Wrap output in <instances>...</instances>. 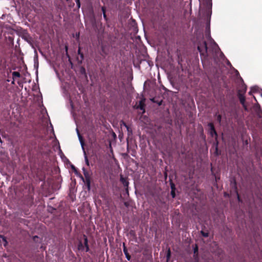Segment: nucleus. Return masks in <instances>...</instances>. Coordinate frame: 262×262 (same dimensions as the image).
Masks as SVG:
<instances>
[{"label":"nucleus","instance_id":"obj_24","mask_svg":"<svg viewBox=\"0 0 262 262\" xmlns=\"http://www.w3.org/2000/svg\"><path fill=\"white\" fill-rule=\"evenodd\" d=\"M75 1L76 3V6H77L78 9L80 8V6H81L80 0H75Z\"/></svg>","mask_w":262,"mask_h":262},{"label":"nucleus","instance_id":"obj_36","mask_svg":"<svg viewBox=\"0 0 262 262\" xmlns=\"http://www.w3.org/2000/svg\"><path fill=\"white\" fill-rule=\"evenodd\" d=\"M66 50L67 51V50H68V47H66Z\"/></svg>","mask_w":262,"mask_h":262},{"label":"nucleus","instance_id":"obj_20","mask_svg":"<svg viewBox=\"0 0 262 262\" xmlns=\"http://www.w3.org/2000/svg\"><path fill=\"white\" fill-rule=\"evenodd\" d=\"M215 116H216V120L219 123H221L222 120V115L220 114H217L216 113L215 114Z\"/></svg>","mask_w":262,"mask_h":262},{"label":"nucleus","instance_id":"obj_1","mask_svg":"<svg viewBox=\"0 0 262 262\" xmlns=\"http://www.w3.org/2000/svg\"><path fill=\"white\" fill-rule=\"evenodd\" d=\"M197 48L200 53L201 60L203 62L208 57V47L206 41L204 40L202 42H200Z\"/></svg>","mask_w":262,"mask_h":262},{"label":"nucleus","instance_id":"obj_6","mask_svg":"<svg viewBox=\"0 0 262 262\" xmlns=\"http://www.w3.org/2000/svg\"><path fill=\"white\" fill-rule=\"evenodd\" d=\"M123 252L125 255V257L126 258V259L128 260H130V259H131V256L130 255H129V253L128 252V250H127V249L125 246V244L124 243H123Z\"/></svg>","mask_w":262,"mask_h":262},{"label":"nucleus","instance_id":"obj_21","mask_svg":"<svg viewBox=\"0 0 262 262\" xmlns=\"http://www.w3.org/2000/svg\"><path fill=\"white\" fill-rule=\"evenodd\" d=\"M123 124L124 126L126 128L128 133L132 134V129L129 128V127L125 122H123Z\"/></svg>","mask_w":262,"mask_h":262},{"label":"nucleus","instance_id":"obj_26","mask_svg":"<svg viewBox=\"0 0 262 262\" xmlns=\"http://www.w3.org/2000/svg\"><path fill=\"white\" fill-rule=\"evenodd\" d=\"M171 195L172 198H175V196H176L175 190H171Z\"/></svg>","mask_w":262,"mask_h":262},{"label":"nucleus","instance_id":"obj_16","mask_svg":"<svg viewBox=\"0 0 262 262\" xmlns=\"http://www.w3.org/2000/svg\"><path fill=\"white\" fill-rule=\"evenodd\" d=\"M78 54L80 55V58H81V62L84 59V55L81 52V48L79 47L78 50Z\"/></svg>","mask_w":262,"mask_h":262},{"label":"nucleus","instance_id":"obj_27","mask_svg":"<svg viewBox=\"0 0 262 262\" xmlns=\"http://www.w3.org/2000/svg\"><path fill=\"white\" fill-rule=\"evenodd\" d=\"M103 18L105 19V20L107 22L108 21V18L107 17V15H106V13H104V14H103Z\"/></svg>","mask_w":262,"mask_h":262},{"label":"nucleus","instance_id":"obj_19","mask_svg":"<svg viewBox=\"0 0 262 262\" xmlns=\"http://www.w3.org/2000/svg\"><path fill=\"white\" fill-rule=\"evenodd\" d=\"M194 256H198V247L197 245H195V247L193 249Z\"/></svg>","mask_w":262,"mask_h":262},{"label":"nucleus","instance_id":"obj_13","mask_svg":"<svg viewBox=\"0 0 262 262\" xmlns=\"http://www.w3.org/2000/svg\"><path fill=\"white\" fill-rule=\"evenodd\" d=\"M259 88L257 86H254L251 88V91L249 92V94L251 95L253 93L257 92Z\"/></svg>","mask_w":262,"mask_h":262},{"label":"nucleus","instance_id":"obj_8","mask_svg":"<svg viewBox=\"0 0 262 262\" xmlns=\"http://www.w3.org/2000/svg\"><path fill=\"white\" fill-rule=\"evenodd\" d=\"M77 135H78V138H79V141L80 142V144H81V146L82 147V149L84 150V142L82 136L79 133V130H78V129L77 128Z\"/></svg>","mask_w":262,"mask_h":262},{"label":"nucleus","instance_id":"obj_17","mask_svg":"<svg viewBox=\"0 0 262 262\" xmlns=\"http://www.w3.org/2000/svg\"><path fill=\"white\" fill-rule=\"evenodd\" d=\"M83 151H84V160H85V164H86V165L88 166H90V163H89V159H88V156L86 155V152L84 150H83Z\"/></svg>","mask_w":262,"mask_h":262},{"label":"nucleus","instance_id":"obj_10","mask_svg":"<svg viewBox=\"0 0 262 262\" xmlns=\"http://www.w3.org/2000/svg\"><path fill=\"white\" fill-rule=\"evenodd\" d=\"M205 227L204 226L202 230L200 231V233L202 235V236H203L204 237H207L209 236V233L208 230H207L206 231H204V229H205Z\"/></svg>","mask_w":262,"mask_h":262},{"label":"nucleus","instance_id":"obj_18","mask_svg":"<svg viewBox=\"0 0 262 262\" xmlns=\"http://www.w3.org/2000/svg\"><path fill=\"white\" fill-rule=\"evenodd\" d=\"M78 249L79 250H84V246L81 241H79L78 244Z\"/></svg>","mask_w":262,"mask_h":262},{"label":"nucleus","instance_id":"obj_25","mask_svg":"<svg viewBox=\"0 0 262 262\" xmlns=\"http://www.w3.org/2000/svg\"><path fill=\"white\" fill-rule=\"evenodd\" d=\"M101 11L102 12L103 14H104V13H106V9L105 6H103L101 7Z\"/></svg>","mask_w":262,"mask_h":262},{"label":"nucleus","instance_id":"obj_35","mask_svg":"<svg viewBox=\"0 0 262 262\" xmlns=\"http://www.w3.org/2000/svg\"><path fill=\"white\" fill-rule=\"evenodd\" d=\"M51 209H52V210H56L55 208H53V207H51Z\"/></svg>","mask_w":262,"mask_h":262},{"label":"nucleus","instance_id":"obj_15","mask_svg":"<svg viewBox=\"0 0 262 262\" xmlns=\"http://www.w3.org/2000/svg\"><path fill=\"white\" fill-rule=\"evenodd\" d=\"M0 238L2 239L3 242H4V246L6 247V246L8 245V242L7 241L6 237L3 235H0Z\"/></svg>","mask_w":262,"mask_h":262},{"label":"nucleus","instance_id":"obj_7","mask_svg":"<svg viewBox=\"0 0 262 262\" xmlns=\"http://www.w3.org/2000/svg\"><path fill=\"white\" fill-rule=\"evenodd\" d=\"M120 181L123 184L124 187H126V191L127 193H128V186L129 184V182L127 181V180L122 177L120 178Z\"/></svg>","mask_w":262,"mask_h":262},{"label":"nucleus","instance_id":"obj_3","mask_svg":"<svg viewBox=\"0 0 262 262\" xmlns=\"http://www.w3.org/2000/svg\"><path fill=\"white\" fill-rule=\"evenodd\" d=\"M245 93V92H244V93L242 94L241 93V91L240 90H239L238 91L237 96H238V98L239 100L241 103L242 104V105L245 108V109L246 110L247 108H246V106L245 105L246 99H245V97L244 96Z\"/></svg>","mask_w":262,"mask_h":262},{"label":"nucleus","instance_id":"obj_33","mask_svg":"<svg viewBox=\"0 0 262 262\" xmlns=\"http://www.w3.org/2000/svg\"><path fill=\"white\" fill-rule=\"evenodd\" d=\"M72 168L73 169H74L75 171L76 172V168L74 166H72Z\"/></svg>","mask_w":262,"mask_h":262},{"label":"nucleus","instance_id":"obj_4","mask_svg":"<svg viewBox=\"0 0 262 262\" xmlns=\"http://www.w3.org/2000/svg\"><path fill=\"white\" fill-rule=\"evenodd\" d=\"M208 126L209 127V133L211 137L215 136V137H217V132L215 129L214 125L212 123L210 122L208 124Z\"/></svg>","mask_w":262,"mask_h":262},{"label":"nucleus","instance_id":"obj_31","mask_svg":"<svg viewBox=\"0 0 262 262\" xmlns=\"http://www.w3.org/2000/svg\"><path fill=\"white\" fill-rule=\"evenodd\" d=\"M255 107H258L259 108H260V105L258 103H257V105L255 106Z\"/></svg>","mask_w":262,"mask_h":262},{"label":"nucleus","instance_id":"obj_2","mask_svg":"<svg viewBox=\"0 0 262 262\" xmlns=\"http://www.w3.org/2000/svg\"><path fill=\"white\" fill-rule=\"evenodd\" d=\"M82 171L84 177H83L81 174H80L79 177L85 183L88 190L89 191L91 189L92 173L88 171L84 167L82 168Z\"/></svg>","mask_w":262,"mask_h":262},{"label":"nucleus","instance_id":"obj_32","mask_svg":"<svg viewBox=\"0 0 262 262\" xmlns=\"http://www.w3.org/2000/svg\"><path fill=\"white\" fill-rule=\"evenodd\" d=\"M237 199H238V201H241V199H240V198H239L238 194H237Z\"/></svg>","mask_w":262,"mask_h":262},{"label":"nucleus","instance_id":"obj_22","mask_svg":"<svg viewBox=\"0 0 262 262\" xmlns=\"http://www.w3.org/2000/svg\"><path fill=\"white\" fill-rule=\"evenodd\" d=\"M170 184L171 190H175L176 187H175L174 184L173 182H171Z\"/></svg>","mask_w":262,"mask_h":262},{"label":"nucleus","instance_id":"obj_9","mask_svg":"<svg viewBox=\"0 0 262 262\" xmlns=\"http://www.w3.org/2000/svg\"><path fill=\"white\" fill-rule=\"evenodd\" d=\"M150 101L154 103H157L159 105H162L163 102L162 99H159V98H157L156 97L151 98Z\"/></svg>","mask_w":262,"mask_h":262},{"label":"nucleus","instance_id":"obj_11","mask_svg":"<svg viewBox=\"0 0 262 262\" xmlns=\"http://www.w3.org/2000/svg\"><path fill=\"white\" fill-rule=\"evenodd\" d=\"M102 197L104 198V200L105 201L106 206L107 207H109L110 203H111L112 201L111 199L108 196H103V195H102Z\"/></svg>","mask_w":262,"mask_h":262},{"label":"nucleus","instance_id":"obj_30","mask_svg":"<svg viewBox=\"0 0 262 262\" xmlns=\"http://www.w3.org/2000/svg\"><path fill=\"white\" fill-rule=\"evenodd\" d=\"M245 145H248V141L247 140H246L245 141Z\"/></svg>","mask_w":262,"mask_h":262},{"label":"nucleus","instance_id":"obj_5","mask_svg":"<svg viewBox=\"0 0 262 262\" xmlns=\"http://www.w3.org/2000/svg\"><path fill=\"white\" fill-rule=\"evenodd\" d=\"M145 99H143L139 101V105L137 106V108L140 109V110L143 111V113H144L145 111Z\"/></svg>","mask_w":262,"mask_h":262},{"label":"nucleus","instance_id":"obj_37","mask_svg":"<svg viewBox=\"0 0 262 262\" xmlns=\"http://www.w3.org/2000/svg\"><path fill=\"white\" fill-rule=\"evenodd\" d=\"M67 2L69 1V0H66Z\"/></svg>","mask_w":262,"mask_h":262},{"label":"nucleus","instance_id":"obj_12","mask_svg":"<svg viewBox=\"0 0 262 262\" xmlns=\"http://www.w3.org/2000/svg\"><path fill=\"white\" fill-rule=\"evenodd\" d=\"M12 76H13V80L12 82V83L14 84V79L15 78H19V77H20V74L18 72L14 71V72H13L12 73Z\"/></svg>","mask_w":262,"mask_h":262},{"label":"nucleus","instance_id":"obj_29","mask_svg":"<svg viewBox=\"0 0 262 262\" xmlns=\"http://www.w3.org/2000/svg\"><path fill=\"white\" fill-rule=\"evenodd\" d=\"M90 251V248H89V246H86L85 247V252H89Z\"/></svg>","mask_w":262,"mask_h":262},{"label":"nucleus","instance_id":"obj_28","mask_svg":"<svg viewBox=\"0 0 262 262\" xmlns=\"http://www.w3.org/2000/svg\"><path fill=\"white\" fill-rule=\"evenodd\" d=\"M124 205L126 207H128L129 205V203L127 202H124Z\"/></svg>","mask_w":262,"mask_h":262},{"label":"nucleus","instance_id":"obj_34","mask_svg":"<svg viewBox=\"0 0 262 262\" xmlns=\"http://www.w3.org/2000/svg\"><path fill=\"white\" fill-rule=\"evenodd\" d=\"M38 238V236H34V237H33L34 240H35V238Z\"/></svg>","mask_w":262,"mask_h":262},{"label":"nucleus","instance_id":"obj_14","mask_svg":"<svg viewBox=\"0 0 262 262\" xmlns=\"http://www.w3.org/2000/svg\"><path fill=\"white\" fill-rule=\"evenodd\" d=\"M83 239H84L83 246H84V247L85 248L86 246L87 247L89 246L88 239L87 236L85 234L83 235Z\"/></svg>","mask_w":262,"mask_h":262},{"label":"nucleus","instance_id":"obj_23","mask_svg":"<svg viewBox=\"0 0 262 262\" xmlns=\"http://www.w3.org/2000/svg\"><path fill=\"white\" fill-rule=\"evenodd\" d=\"M170 255H171V252H170V249H169L167 251V255H166V258H167V260H169V259L170 258Z\"/></svg>","mask_w":262,"mask_h":262}]
</instances>
